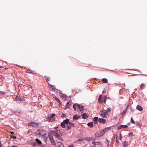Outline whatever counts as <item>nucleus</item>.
Returning <instances> with one entry per match:
<instances>
[{
	"mask_svg": "<svg viewBox=\"0 0 147 147\" xmlns=\"http://www.w3.org/2000/svg\"><path fill=\"white\" fill-rule=\"evenodd\" d=\"M56 147H64V146L61 142H58L56 145Z\"/></svg>",
	"mask_w": 147,
	"mask_h": 147,
	"instance_id": "nucleus-11",
	"label": "nucleus"
},
{
	"mask_svg": "<svg viewBox=\"0 0 147 147\" xmlns=\"http://www.w3.org/2000/svg\"><path fill=\"white\" fill-rule=\"evenodd\" d=\"M16 147V146L15 145H13L12 146V147Z\"/></svg>",
	"mask_w": 147,
	"mask_h": 147,
	"instance_id": "nucleus-53",
	"label": "nucleus"
},
{
	"mask_svg": "<svg viewBox=\"0 0 147 147\" xmlns=\"http://www.w3.org/2000/svg\"><path fill=\"white\" fill-rule=\"evenodd\" d=\"M123 147H127L128 145V142L127 141H124L123 143Z\"/></svg>",
	"mask_w": 147,
	"mask_h": 147,
	"instance_id": "nucleus-18",
	"label": "nucleus"
},
{
	"mask_svg": "<svg viewBox=\"0 0 147 147\" xmlns=\"http://www.w3.org/2000/svg\"><path fill=\"white\" fill-rule=\"evenodd\" d=\"M48 137L45 136L43 138V140L45 142H47L48 141Z\"/></svg>",
	"mask_w": 147,
	"mask_h": 147,
	"instance_id": "nucleus-33",
	"label": "nucleus"
},
{
	"mask_svg": "<svg viewBox=\"0 0 147 147\" xmlns=\"http://www.w3.org/2000/svg\"><path fill=\"white\" fill-rule=\"evenodd\" d=\"M100 134V132H98L96 133L95 134V137H99L101 136Z\"/></svg>",
	"mask_w": 147,
	"mask_h": 147,
	"instance_id": "nucleus-25",
	"label": "nucleus"
},
{
	"mask_svg": "<svg viewBox=\"0 0 147 147\" xmlns=\"http://www.w3.org/2000/svg\"><path fill=\"white\" fill-rule=\"evenodd\" d=\"M98 121L99 123L104 124L106 121V120L104 118H99L98 119Z\"/></svg>",
	"mask_w": 147,
	"mask_h": 147,
	"instance_id": "nucleus-10",
	"label": "nucleus"
},
{
	"mask_svg": "<svg viewBox=\"0 0 147 147\" xmlns=\"http://www.w3.org/2000/svg\"><path fill=\"white\" fill-rule=\"evenodd\" d=\"M111 128V127H107L105 128V129H102V130L104 131L105 133L108 130H110Z\"/></svg>",
	"mask_w": 147,
	"mask_h": 147,
	"instance_id": "nucleus-23",
	"label": "nucleus"
},
{
	"mask_svg": "<svg viewBox=\"0 0 147 147\" xmlns=\"http://www.w3.org/2000/svg\"><path fill=\"white\" fill-rule=\"evenodd\" d=\"M0 147H3L1 144V142L0 140Z\"/></svg>",
	"mask_w": 147,
	"mask_h": 147,
	"instance_id": "nucleus-49",
	"label": "nucleus"
},
{
	"mask_svg": "<svg viewBox=\"0 0 147 147\" xmlns=\"http://www.w3.org/2000/svg\"><path fill=\"white\" fill-rule=\"evenodd\" d=\"M92 144H93L94 145H97L98 144H100V142H96L95 141L93 142H92Z\"/></svg>",
	"mask_w": 147,
	"mask_h": 147,
	"instance_id": "nucleus-26",
	"label": "nucleus"
},
{
	"mask_svg": "<svg viewBox=\"0 0 147 147\" xmlns=\"http://www.w3.org/2000/svg\"><path fill=\"white\" fill-rule=\"evenodd\" d=\"M55 115V113H53L51 114L50 116H49L48 117H50L51 118H52V119H54V118H53V117Z\"/></svg>",
	"mask_w": 147,
	"mask_h": 147,
	"instance_id": "nucleus-32",
	"label": "nucleus"
},
{
	"mask_svg": "<svg viewBox=\"0 0 147 147\" xmlns=\"http://www.w3.org/2000/svg\"><path fill=\"white\" fill-rule=\"evenodd\" d=\"M70 102H67L66 104V106L65 107V109H66L68 108H69V106L68 105H70Z\"/></svg>",
	"mask_w": 147,
	"mask_h": 147,
	"instance_id": "nucleus-28",
	"label": "nucleus"
},
{
	"mask_svg": "<svg viewBox=\"0 0 147 147\" xmlns=\"http://www.w3.org/2000/svg\"><path fill=\"white\" fill-rule=\"evenodd\" d=\"M98 119H99L97 117H94L93 119V121L94 124H96L97 123Z\"/></svg>",
	"mask_w": 147,
	"mask_h": 147,
	"instance_id": "nucleus-17",
	"label": "nucleus"
},
{
	"mask_svg": "<svg viewBox=\"0 0 147 147\" xmlns=\"http://www.w3.org/2000/svg\"><path fill=\"white\" fill-rule=\"evenodd\" d=\"M65 117V114H64V113H62V115H61V117Z\"/></svg>",
	"mask_w": 147,
	"mask_h": 147,
	"instance_id": "nucleus-43",
	"label": "nucleus"
},
{
	"mask_svg": "<svg viewBox=\"0 0 147 147\" xmlns=\"http://www.w3.org/2000/svg\"><path fill=\"white\" fill-rule=\"evenodd\" d=\"M87 125L88 126L90 127H93V122H90L88 123Z\"/></svg>",
	"mask_w": 147,
	"mask_h": 147,
	"instance_id": "nucleus-22",
	"label": "nucleus"
},
{
	"mask_svg": "<svg viewBox=\"0 0 147 147\" xmlns=\"http://www.w3.org/2000/svg\"><path fill=\"white\" fill-rule=\"evenodd\" d=\"M69 119L68 118H66V119L65 120H64L63 121V122L65 124H67L68 125V124L69 123Z\"/></svg>",
	"mask_w": 147,
	"mask_h": 147,
	"instance_id": "nucleus-21",
	"label": "nucleus"
},
{
	"mask_svg": "<svg viewBox=\"0 0 147 147\" xmlns=\"http://www.w3.org/2000/svg\"><path fill=\"white\" fill-rule=\"evenodd\" d=\"M81 117V115H76L74 116L73 119L74 120L78 119Z\"/></svg>",
	"mask_w": 147,
	"mask_h": 147,
	"instance_id": "nucleus-12",
	"label": "nucleus"
},
{
	"mask_svg": "<svg viewBox=\"0 0 147 147\" xmlns=\"http://www.w3.org/2000/svg\"><path fill=\"white\" fill-rule=\"evenodd\" d=\"M136 109L141 111H142L143 110V108L142 107L138 105H137V106Z\"/></svg>",
	"mask_w": 147,
	"mask_h": 147,
	"instance_id": "nucleus-14",
	"label": "nucleus"
},
{
	"mask_svg": "<svg viewBox=\"0 0 147 147\" xmlns=\"http://www.w3.org/2000/svg\"><path fill=\"white\" fill-rule=\"evenodd\" d=\"M48 136L51 144L52 145H54L55 144V142L53 139V136L51 134H49Z\"/></svg>",
	"mask_w": 147,
	"mask_h": 147,
	"instance_id": "nucleus-5",
	"label": "nucleus"
},
{
	"mask_svg": "<svg viewBox=\"0 0 147 147\" xmlns=\"http://www.w3.org/2000/svg\"><path fill=\"white\" fill-rule=\"evenodd\" d=\"M50 89L53 91H54L55 89V88L54 87V86L51 84H50Z\"/></svg>",
	"mask_w": 147,
	"mask_h": 147,
	"instance_id": "nucleus-20",
	"label": "nucleus"
},
{
	"mask_svg": "<svg viewBox=\"0 0 147 147\" xmlns=\"http://www.w3.org/2000/svg\"><path fill=\"white\" fill-rule=\"evenodd\" d=\"M122 138V135L120 133V139H121V138Z\"/></svg>",
	"mask_w": 147,
	"mask_h": 147,
	"instance_id": "nucleus-46",
	"label": "nucleus"
},
{
	"mask_svg": "<svg viewBox=\"0 0 147 147\" xmlns=\"http://www.w3.org/2000/svg\"><path fill=\"white\" fill-rule=\"evenodd\" d=\"M62 97L63 99L64 100H66L67 99V98H68L67 96H66V95H63L62 96Z\"/></svg>",
	"mask_w": 147,
	"mask_h": 147,
	"instance_id": "nucleus-30",
	"label": "nucleus"
},
{
	"mask_svg": "<svg viewBox=\"0 0 147 147\" xmlns=\"http://www.w3.org/2000/svg\"><path fill=\"white\" fill-rule=\"evenodd\" d=\"M127 126L126 125H121L119 126L118 127L117 129H119L122 128H127Z\"/></svg>",
	"mask_w": 147,
	"mask_h": 147,
	"instance_id": "nucleus-13",
	"label": "nucleus"
},
{
	"mask_svg": "<svg viewBox=\"0 0 147 147\" xmlns=\"http://www.w3.org/2000/svg\"><path fill=\"white\" fill-rule=\"evenodd\" d=\"M111 109L110 107H109L106 110H107V111H111Z\"/></svg>",
	"mask_w": 147,
	"mask_h": 147,
	"instance_id": "nucleus-40",
	"label": "nucleus"
},
{
	"mask_svg": "<svg viewBox=\"0 0 147 147\" xmlns=\"http://www.w3.org/2000/svg\"><path fill=\"white\" fill-rule=\"evenodd\" d=\"M29 86H30V87L31 88H32V86H31L30 85H29Z\"/></svg>",
	"mask_w": 147,
	"mask_h": 147,
	"instance_id": "nucleus-54",
	"label": "nucleus"
},
{
	"mask_svg": "<svg viewBox=\"0 0 147 147\" xmlns=\"http://www.w3.org/2000/svg\"><path fill=\"white\" fill-rule=\"evenodd\" d=\"M102 97V95H100L99 96V97L100 98H101Z\"/></svg>",
	"mask_w": 147,
	"mask_h": 147,
	"instance_id": "nucleus-52",
	"label": "nucleus"
},
{
	"mask_svg": "<svg viewBox=\"0 0 147 147\" xmlns=\"http://www.w3.org/2000/svg\"><path fill=\"white\" fill-rule=\"evenodd\" d=\"M81 116L83 119H85L87 118L88 117V115L86 113H84Z\"/></svg>",
	"mask_w": 147,
	"mask_h": 147,
	"instance_id": "nucleus-16",
	"label": "nucleus"
},
{
	"mask_svg": "<svg viewBox=\"0 0 147 147\" xmlns=\"http://www.w3.org/2000/svg\"><path fill=\"white\" fill-rule=\"evenodd\" d=\"M127 110V109H125V110H124L123 111V113H122V115H125V114H126V113Z\"/></svg>",
	"mask_w": 147,
	"mask_h": 147,
	"instance_id": "nucleus-35",
	"label": "nucleus"
},
{
	"mask_svg": "<svg viewBox=\"0 0 147 147\" xmlns=\"http://www.w3.org/2000/svg\"><path fill=\"white\" fill-rule=\"evenodd\" d=\"M129 135L130 136H133V134L132 132H130L129 133Z\"/></svg>",
	"mask_w": 147,
	"mask_h": 147,
	"instance_id": "nucleus-42",
	"label": "nucleus"
},
{
	"mask_svg": "<svg viewBox=\"0 0 147 147\" xmlns=\"http://www.w3.org/2000/svg\"><path fill=\"white\" fill-rule=\"evenodd\" d=\"M60 131L59 130H57L56 131H53V135L58 138L59 140L61 141L63 140V138L60 136Z\"/></svg>",
	"mask_w": 147,
	"mask_h": 147,
	"instance_id": "nucleus-2",
	"label": "nucleus"
},
{
	"mask_svg": "<svg viewBox=\"0 0 147 147\" xmlns=\"http://www.w3.org/2000/svg\"><path fill=\"white\" fill-rule=\"evenodd\" d=\"M15 100L17 101H24L25 100V99L22 96H16L15 98Z\"/></svg>",
	"mask_w": 147,
	"mask_h": 147,
	"instance_id": "nucleus-7",
	"label": "nucleus"
},
{
	"mask_svg": "<svg viewBox=\"0 0 147 147\" xmlns=\"http://www.w3.org/2000/svg\"><path fill=\"white\" fill-rule=\"evenodd\" d=\"M71 126L74 127L75 125L74 123H71L69 122V123L68 124L67 126V129L68 130H69L71 129Z\"/></svg>",
	"mask_w": 147,
	"mask_h": 147,
	"instance_id": "nucleus-8",
	"label": "nucleus"
},
{
	"mask_svg": "<svg viewBox=\"0 0 147 147\" xmlns=\"http://www.w3.org/2000/svg\"><path fill=\"white\" fill-rule=\"evenodd\" d=\"M108 114V112L107 110H102L100 112V115L103 117L105 118L106 115Z\"/></svg>",
	"mask_w": 147,
	"mask_h": 147,
	"instance_id": "nucleus-3",
	"label": "nucleus"
},
{
	"mask_svg": "<svg viewBox=\"0 0 147 147\" xmlns=\"http://www.w3.org/2000/svg\"><path fill=\"white\" fill-rule=\"evenodd\" d=\"M92 139V137H87L84 138V139L88 141H91Z\"/></svg>",
	"mask_w": 147,
	"mask_h": 147,
	"instance_id": "nucleus-15",
	"label": "nucleus"
},
{
	"mask_svg": "<svg viewBox=\"0 0 147 147\" xmlns=\"http://www.w3.org/2000/svg\"><path fill=\"white\" fill-rule=\"evenodd\" d=\"M106 97L107 96H105L102 98V100H103L104 102H105L107 101Z\"/></svg>",
	"mask_w": 147,
	"mask_h": 147,
	"instance_id": "nucleus-36",
	"label": "nucleus"
},
{
	"mask_svg": "<svg viewBox=\"0 0 147 147\" xmlns=\"http://www.w3.org/2000/svg\"><path fill=\"white\" fill-rule=\"evenodd\" d=\"M145 86H146L145 84L142 83L141 84L140 86V88L141 90H142L145 88Z\"/></svg>",
	"mask_w": 147,
	"mask_h": 147,
	"instance_id": "nucleus-24",
	"label": "nucleus"
},
{
	"mask_svg": "<svg viewBox=\"0 0 147 147\" xmlns=\"http://www.w3.org/2000/svg\"><path fill=\"white\" fill-rule=\"evenodd\" d=\"M131 111L132 112H133L134 111V109H133L132 108H131Z\"/></svg>",
	"mask_w": 147,
	"mask_h": 147,
	"instance_id": "nucleus-48",
	"label": "nucleus"
},
{
	"mask_svg": "<svg viewBox=\"0 0 147 147\" xmlns=\"http://www.w3.org/2000/svg\"><path fill=\"white\" fill-rule=\"evenodd\" d=\"M53 96L57 101L59 99L55 95H53Z\"/></svg>",
	"mask_w": 147,
	"mask_h": 147,
	"instance_id": "nucleus-38",
	"label": "nucleus"
},
{
	"mask_svg": "<svg viewBox=\"0 0 147 147\" xmlns=\"http://www.w3.org/2000/svg\"><path fill=\"white\" fill-rule=\"evenodd\" d=\"M131 123H133V124H134L135 123V121L133 120L132 117H131Z\"/></svg>",
	"mask_w": 147,
	"mask_h": 147,
	"instance_id": "nucleus-37",
	"label": "nucleus"
},
{
	"mask_svg": "<svg viewBox=\"0 0 147 147\" xmlns=\"http://www.w3.org/2000/svg\"><path fill=\"white\" fill-rule=\"evenodd\" d=\"M98 101L99 102H102V100L101 98H99L98 99Z\"/></svg>",
	"mask_w": 147,
	"mask_h": 147,
	"instance_id": "nucleus-44",
	"label": "nucleus"
},
{
	"mask_svg": "<svg viewBox=\"0 0 147 147\" xmlns=\"http://www.w3.org/2000/svg\"><path fill=\"white\" fill-rule=\"evenodd\" d=\"M47 80H48V81L49 80H48L47 79Z\"/></svg>",
	"mask_w": 147,
	"mask_h": 147,
	"instance_id": "nucleus-55",
	"label": "nucleus"
},
{
	"mask_svg": "<svg viewBox=\"0 0 147 147\" xmlns=\"http://www.w3.org/2000/svg\"><path fill=\"white\" fill-rule=\"evenodd\" d=\"M69 147H73V145L69 146Z\"/></svg>",
	"mask_w": 147,
	"mask_h": 147,
	"instance_id": "nucleus-51",
	"label": "nucleus"
},
{
	"mask_svg": "<svg viewBox=\"0 0 147 147\" xmlns=\"http://www.w3.org/2000/svg\"><path fill=\"white\" fill-rule=\"evenodd\" d=\"M5 94V92H2L1 91H0V94L2 95H4Z\"/></svg>",
	"mask_w": 147,
	"mask_h": 147,
	"instance_id": "nucleus-39",
	"label": "nucleus"
},
{
	"mask_svg": "<svg viewBox=\"0 0 147 147\" xmlns=\"http://www.w3.org/2000/svg\"><path fill=\"white\" fill-rule=\"evenodd\" d=\"M11 137L14 139H16V136H11Z\"/></svg>",
	"mask_w": 147,
	"mask_h": 147,
	"instance_id": "nucleus-45",
	"label": "nucleus"
},
{
	"mask_svg": "<svg viewBox=\"0 0 147 147\" xmlns=\"http://www.w3.org/2000/svg\"><path fill=\"white\" fill-rule=\"evenodd\" d=\"M27 72L29 73L32 74H35V73L34 71L29 69L27 70Z\"/></svg>",
	"mask_w": 147,
	"mask_h": 147,
	"instance_id": "nucleus-27",
	"label": "nucleus"
},
{
	"mask_svg": "<svg viewBox=\"0 0 147 147\" xmlns=\"http://www.w3.org/2000/svg\"><path fill=\"white\" fill-rule=\"evenodd\" d=\"M35 140L37 143L38 144V146H42V142L41 140L37 138H36Z\"/></svg>",
	"mask_w": 147,
	"mask_h": 147,
	"instance_id": "nucleus-9",
	"label": "nucleus"
},
{
	"mask_svg": "<svg viewBox=\"0 0 147 147\" xmlns=\"http://www.w3.org/2000/svg\"><path fill=\"white\" fill-rule=\"evenodd\" d=\"M137 124L140 127H141L142 125L139 122H137Z\"/></svg>",
	"mask_w": 147,
	"mask_h": 147,
	"instance_id": "nucleus-41",
	"label": "nucleus"
},
{
	"mask_svg": "<svg viewBox=\"0 0 147 147\" xmlns=\"http://www.w3.org/2000/svg\"><path fill=\"white\" fill-rule=\"evenodd\" d=\"M100 132V136H102L105 133L104 132V131L103 130H101Z\"/></svg>",
	"mask_w": 147,
	"mask_h": 147,
	"instance_id": "nucleus-34",
	"label": "nucleus"
},
{
	"mask_svg": "<svg viewBox=\"0 0 147 147\" xmlns=\"http://www.w3.org/2000/svg\"><path fill=\"white\" fill-rule=\"evenodd\" d=\"M76 107H78L79 109L80 110L81 113H83L84 112V107L83 106L80 105L79 104H74L73 105V107L75 111H76Z\"/></svg>",
	"mask_w": 147,
	"mask_h": 147,
	"instance_id": "nucleus-1",
	"label": "nucleus"
},
{
	"mask_svg": "<svg viewBox=\"0 0 147 147\" xmlns=\"http://www.w3.org/2000/svg\"><path fill=\"white\" fill-rule=\"evenodd\" d=\"M28 125L29 126H32L33 127H37L38 125L39 124L38 123L36 122H32L28 123Z\"/></svg>",
	"mask_w": 147,
	"mask_h": 147,
	"instance_id": "nucleus-6",
	"label": "nucleus"
},
{
	"mask_svg": "<svg viewBox=\"0 0 147 147\" xmlns=\"http://www.w3.org/2000/svg\"><path fill=\"white\" fill-rule=\"evenodd\" d=\"M119 142V141L117 139H117H116V142L117 143H118V142Z\"/></svg>",
	"mask_w": 147,
	"mask_h": 147,
	"instance_id": "nucleus-50",
	"label": "nucleus"
},
{
	"mask_svg": "<svg viewBox=\"0 0 147 147\" xmlns=\"http://www.w3.org/2000/svg\"><path fill=\"white\" fill-rule=\"evenodd\" d=\"M37 133L38 135L45 136L46 134V131L43 129H40L37 131Z\"/></svg>",
	"mask_w": 147,
	"mask_h": 147,
	"instance_id": "nucleus-4",
	"label": "nucleus"
},
{
	"mask_svg": "<svg viewBox=\"0 0 147 147\" xmlns=\"http://www.w3.org/2000/svg\"><path fill=\"white\" fill-rule=\"evenodd\" d=\"M61 126L63 128H64L65 127V124L63 122L61 123Z\"/></svg>",
	"mask_w": 147,
	"mask_h": 147,
	"instance_id": "nucleus-31",
	"label": "nucleus"
},
{
	"mask_svg": "<svg viewBox=\"0 0 147 147\" xmlns=\"http://www.w3.org/2000/svg\"><path fill=\"white\" fill-rule=\"evenodd\" d=\"M102 81L104 83H107L108 82L107 80L105 78H104L102 79Z\"/></svg>",
	"mask_w": 147,
	"mask_h": 147,
	"instance_id": "nucleus-29",
	"label": "nucleus"
},
{
	"mask_svg": "<svg viewBox=\"0 0 147 147\" xmlns=\"http://www.w3.org/2000/svg\"><path fill=\"white\" fill-rule=\"evenodd\" d=\"M47 120L49 122H52L54 120V119L51 118L50 117H48L47 118Z\"/></svg>",
	"mask_w": 147,
	"mask_h": 147,
	"instance_id": "nucleus-19",
	"label": "nucleus"
},
{
	"mask_svg": "<svg viewBox=\"0 0 147 147\" xmlns=\"http://www.w3.org/2000/svg\"><path fill=\"white\" fill-rule=\"evenodd\" d=\"M57 101L58 102L60 103V104H61V101H60V100H59V99H58L57 100Z\"/></svg>",
	"mask_w": 147,
	"mask_h": 147,
	"instance_id": "nucleus-47",
	"label": "nucleus"
}]
</instances>
